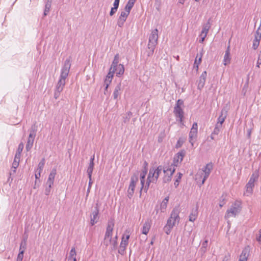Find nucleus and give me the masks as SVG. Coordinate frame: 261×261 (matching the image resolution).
I'll return each mask as SVG.
<instances>
[{
  "label": "nucleus",
  "mask_w": 261,
  "mask_h": 261,
  "mask_svg": "<svg viewBox=\"0 0 261 261\" xmlns=\"http://www.w3.org/2000/svg\"><path fill=\"white\" fill-rule=\"evenodd\" d=\"M98 213L99 210L97 207H96L95 210L92 212V215L91 216L90 223L92 226L94 225L98 222L99 219Z\"/></svg>",
  "instance_id": "13"
},
{
  "label": "nucleus",
  "mask_w": 261,
  "mask_h": 261,
  "mask_svg": "<svg viewBox=\"0 0 261 261\" xmlns=\"http://www.w3.org/2000/svg\"><path fill=\"white\" fill-rule=\"evenodd\" d=\"M169 199V196H167L162 201L160 205V210L161 212L164 213L166 211Z\"/></svg>",
  "instance_id": "25"
},
{
  "label": "nucleus",
  "mask_w": 261,
  "mask_h": 261,
  "mask_svg": "<svg viewBox=\"0 0 261 261\" xmlns=\"http://www.w3.org/2000/svg\"><path fill=\"white\" fill-rule=\"evenodd\" d=\"M186 154V151L185 150H180V162L182 161L183 157Z\"/></svg>",
  "instance_id": "55"
},
{
  "label": "nucleus",
  "mask_w": 261,
  "mask_h": 261,
  "mask_svg": "<svg viewBox=\"0 0 261 261\" xmlns=\"http://www.w3.org/2000/svg\"><path fill=\"white\" fill-rule=\"evenodd\" d=\"M56 173V169L55 168L53 169L48 176L47 181L46 182L47 186H49V187H50V186L53 185Z\"/></svg>",
  "instance_id": "16"
},
{
  "label": "nucleus",
  "mask_w": 261,
  "mask_h": 261,
  "mask_svg": "<svg viewBox=\"0 0 261 261\" xmlns=\"http://www.w3.org/2000/svg\"><path fill=\"white\" fill-rule=\"evenodd\" d=\"M204 174H203V171H201L199 169L197 173L195 175V179L197 183L200 185V184L201 182V181L203 179Z\"/></svg>",
  "instance_id": "28"
},
{
  "label": "nucleus",
  "mask_w": 261,
  "mask_h": 261,
  "mask_svg": "<svg viewBox=\"0 0 261 261\" xmlns=\"http://www.w3.org/2000/svg\"><path fill=\"white\" fill-rule=\"evenodd\" d=\"M222 125L216 123L215 127L214 128V129L213 132V134H215L216 135H218V134L219 133V132L220 131V129L222 128Z\"/></svg>",
  "instance_id": "38"
},
{
  "label": "nucleus",
  "mask_w": 261,
  "mask_h": 261,
  "mask_svg": "<svg viewBox=\"0 0 261 261\" xmlns=\"http://www.w3.org/2000/svg\"><path fill=\"white\" fill-rule=\"evenodd\" d=\"M261 65V55H259L258 60L257 61L256 66L259 67V65Z\"/></svg>",
  "instance_id": "58"
},
{
  "label": "nucleus",
  "mask_w": 261,
  "mask_h": 261,
  "mask_svg": "<svg viewBox=\"0 0 261 261\" xmlns=\"http://www.w3.org/2000/svg\"><path fill=\"white\" fill-rule=\"evenodd\" d=\"M125 232L127 233V234L126 235L125 238L124 237V236H123V237L122 238V241H121V242L120 245V248H123L124 249L126 247V246L128 244V239L129 238V236H129V232H130L129 230H126L125 231Z\"/></svg>",
  "instance_id": "21"
},
{
  "label": "nucleus",
  "mask_w": 261,
  "mask_h": 261,
  "mask_svg": "<svg viewBox=\"0 0 261 261\" xmlns=\"http://www.w3.org/2000/svg\"><path fill=\"white\" fill-rule=\"evenodd\" d=\"M34 139L35 137H33L32 135H29L25 147L26 150L28 151H29L32 148L33 145Z\"/></svg>",
  "instance_id": "24"
},
{
  "label": "nucleus",
  "mask_w": 261,
  "mask_h": 261,
  "mask_svg": "<svg viewBox=\"0 0 261 261\" xmlns=\"http://www.w3.org/2000/svg\"><path fill=\"white\" fill-rule=\"evenodd\" d=\"M41 172H39V171H36V173H35V178L36 179H39L40 177V175H41Z\"/></svg>",
  "instance_id": "60"
},
{
  "label": "nucleus",
  "mask_w": 261,
  "mask_h": 261,
  "mask_svg": "<svg viewBox=\"0 0 261 261\" xmlns=\"http://www.w3.org/2000/svg\"><path fill=\"white\" fill-rule=\"evenodd\" d=\"M211 28V23L210 22V20H208V21L203 25L202 30L201 32L203 33H208L210 29Z\"/></svg>",
  "instance_id": "37"
},
{
  "label": "nucleus",
  "mask_w": 261,
  "mask_h": 261,
  "mask_svg": "<svg viewBox=\"0 0 261 261\" xmlns=\"http://www.w3.org/2000/svg\"><path fill=\"white\" fill-rule=\"evenodd\" d=\"M76 255L75 249L73 247L70 250L69 255L68 258V261H76Z\"/></svg>",
  "instance_id": "29"
},
{
  "label": "nucleus",
  "mask_w": 261,
  "mask_h": 261,
  "mask_svg": "<svg viewBox=\"0 0 261 261\" xmlns=\"http://www.w3.org/2000/svg\"><path fill=\"white\" fill-rule=\"evenodd\" d=\"M207 76L206 71H203L201 74L198 84V89L201 90L205 85V80Z\"/></svg>",
  "instance_id": "14"
},
{
  "label": "nucleus",
  "mask_w": 261,
  "mask_h": 261,
  "mask_svg": "<svg viewBox=\"0 0 261 261\" xmlns=\"http://www.w3.org/2000/svg\"><path fill=\"white\" fill-rule=\"evenodd\" d=\"M62 91L61 90H59L58 89L56 88L55 93H54V97L55 99H57L59 97L60 93Z\"/></svg>",
  "instance_id": "45"
},
{
  "label": "nucleus",
  "mask_w": 261,
  "mask_h": 261,
  "mask_svg": "<svg viewBox=\"0 0 261 261\" xmlns=\"http://www.w3.org/2000/svg\"><path fill=\"white\" fill-rule=\"evenodd\" d=\"M179 159V152L176 153L173 159V163L168 168H165L163 170L164 173L166 174L164 178L165 181H168L171 180V177L173 175L175 170V167L178 165V160Z\"/></svg>",
  "instance_id": "3"
},
{
  "label": "nucleus",
  "mask_w": 261,
  "mask_h": 261,
  "mask_svg": "<svg viewBox=\"0 0 261 261\" xmlns=\"http://www.w3.org/2000/svg\"><path fill=\"white\" fill-rule=\"evenodd\" d=\"M71 67L70 59L67 58L65 61L64 65L62 68L60 79L56 85V88L63 90L66 83V79L67 77Z\"/></svg>",
  "instance_id": "1"
},
{
  "label": "nucleus",
  "mask_w": 261,
  "mask_h": 261,
  "mask_svg": "<svg viewBox=\"0 0 261 261\" xmlns=\"http://www.w3.org/2000/svg\"><path fill=\"white\" fill-rule=\"evenodd\" d=\"M174 114L177 117V119L179 118V99L176 101V106L174 108Z\"/></svg>",
  "instance_id": "33"
},
{
  "label": "nucleus",
  "mask_w": 261,
  "mask_h": 261,
  "mask_svg": "<svg viewBox=\"0 0 261 261\" xmlns=\"http://www.w3.org/2000/svg\"><path fill=\"white\" fill-rule=\"evenodd\" d=\"M163 170L162 166H159L156 168L152 167L149 170L147 181L144 188V192H146L151 182L155 183L159 178L160 174Z\"/></svg>",
  "instance_id": "2"
},
{
  "label": "nucleus",
  "mask_w": 261,
  "mask_h": 261,
  "mask_svg": "<svg viewBox=\"0 0 261 261\" xmlns=\"http://www.w3.org/2000/svg\"><path fill=\"white\" fill-rule=\"evenodd\" d=\"M51 2H52V0H47V1L45 6V9H44V16H46L48 14V12H49L50 9L51 7Z\"/></svg>",
  "instance_id": "31"
},
{
  "label": "nucleus",
  "mask_w": 261,
  "mask_h": 261,
  "mask_svg": "<svg viewBox=\"0 0 261 261\" xmlns=\"http://www.w3.org/2000/svg\"><path fill=\"white\" fill-rule=\"evenodd\" d=\"M213 164L212 163H210L207 164L202 169H200L201 171H203V174H204V176L200 184V186L202 185L204 183L206 179L208 178L213 169Z\"/></svg>",
  "instance_id": "11"
},
{
  "label": "nucleus",
  "mask_w": 261,
  "mask_h": 261,
  "mask_svg": "<svg viewBox=\"0 0 261 261\" xmlns=\"http://www.w3.org/2000/svg\"><path fill=\"white\" fill-rule=\"evenodd\" d=\"M207 35V33H203L202 32H201V34L200 35V37H203V38H205Z\"/></svg>",
  "instance_id": "64"
},
{
  "label": "nucleus",
  "mask_w": 261,
  "mask_h": 261,
  "mask_svg": "<svg viewBox=\"0 0 261 261\" xmlns=\"http://www.w3.org/2000/svg\"><path fill=\"white\" fill-rule=\"evenodd\" d=\"M183 112L181 110V109H180V125L181 124H184L182 123V118H183Z\"/></svg>",
  "instance_id": "61"
},
{
  "label": "nucleus",
  "mask_w": 261,
  "mask_h": 261,
  "mask_svg": "<svg viewBox=\"0 0 261 261\" xmlns=\"http://www.w3.org/2000/svg\"><path fill=\"white\" fill-rule=\"evenodd\" d=\"M256 239L259 244H261V228L259 230V234L256 236Z\"/></svg>",
  "instance_id": "50"
},
{
  "label": "nucleus",
  "mask_w": 261,
  "mask_h": 261,
  "mask_svg": "<svg viewBox=\"0 0 261 261\" xmlns=\"http://www.w3.org/2000/svg\"><path fill=\"white\" fill-rule=\"evenodd\" d=\"M228 111V108L226 106L224 107L221 112V114L219 116V118H218V121L217 123L219 124L222 126V124L224 122L227 116V112Z\"/></svg>",
  "instance_id": "12"
},
{
  "label": "nucleus",
  "mask_w": 261,
  "mask_h": 261,
  "mask_svg": "<svg viewBox=\"0 0 261 261\" xmlns=\"http://www.w3.org/2000/svg\"><path fill=\"white\" fill-rule=\"evenodd\" d=\"M117 11V9H116V8H114L112 7L111 8L110 12V15L111 16H113L116 13Z\"/></svg>",
  "instance_id": "51"
},
{
  "label": "nucleus",
  "mask_w": 261,
  "mask_h": 261,
  "mask_svg": "<svg viewBox=\"0 0 261 261\" xmlns=\"http://www.w3.org/2000/svg\"><path fill=\"white\" fill-rule=\"evenodd\" d=\"M158 30L155 29L152 31L149 37L148 46H150L151 48L155 47L158 43Z\"/></svg>",
  "instance_id": "10"
},
{
  "label": "nucleus",
  "mask_w": 261,
  "mask_h": 261,
  "mask_svg": "<svg viewBox=\"0 0 261 261\" xmlns=\"http://www.w3.org/2000/svg\"><path fill=\"white\" fill-rule=\"evenodd\" d=\"M179 210L177 208H175L172 212L170 218L167 221L166 227H172L176 223L177 224L179 222Z\"/></svg>",
  "instance_id": "6"
},
{
  "label": "nucleus",
  "mask_w": 261,
  "mask_h": 261,
  "mask_svg": "<svg viewBox=\"0 0 261 261\" xmlns=\"http://www.w3.org/2000/svg\"><path fill=\"white\" fill-rule=\"evenodd\" d=\"M138 181V174H134L130 178V181L127 190L128 197L130 199L134 193L136 184Z\"/></svg>",
  "instance_id": "9"
},
{
  "label": "nucleus",
  "mask_w": 261,
  "mask_h": 261,
  "mask_svg": "<svg viewBox=\"0 0 261 261\" xmlns=\"http://www.w3.org/2000/svg\"><path fill=\"white\" fill-rule=\"evenodd\" d=\"M114 72L113 71L110 70L109 72L106 77L104 81V85H107V87H109L110 84L111 83L112 79L114 76Z\"/></svg>",
  "instance_id": "23"
},
{
  "label": "nucleus",
  "mask_w": 261,
  "mask_h": 261,
  "mask_svg": "<svg viewBox=\"0 0 261 261\" xmlns=\"http://www.w3.org/2000/svg\"><path fill=\"white\" fill-rule=\"evenodd\" d=\"M155 48V47H153L151 48L150 47V46H148V48L149 50L147 51V56L148 57L152 56V55L153 54Z\"/></svg>",
  "instance_id": "42"
},
{
  "label": "nucleus",
  "mask_w": 261,
  "mask_h": 261,
  "mask_svg": "<svg viewBox=\"0 0 261 261\" xmlns=\"http://www.w3.org/2000/svg\"><path fill=\"white\" fill-rule=\"evenodd\" d=\"M20 156H21V154L19 153H17L16 152L14 160H16V161L19 162H20Z\"/></svg>",
  "instance_id": "52"
},
{
  "label": "nucleus",
  "mask_w": 261,
  "mask_h": 261,
  "mask_svg": "<svg viewBox=\"0 0 261 261\" xmlns=\"http://www.w3.org/2000/svg\"><path fill=\"white\" fill-rule=\"evenodd\" d=\"M136 1L137 0H128L125 6L127 7V8L132 9Z\"/></svg>",
  "instance_id": "41"
},
{
  "label": "nucleus",
  "mask_w": 261,
  "mask_h": 261,
  "mask_svg": "<svg viewBox=\"0 0 261 261\" xmlns=\"http://www.w3.org/2000/svg\"><path fill=\"white\" fill-rule=\"evenodd\" d=\"M206 251V248H203V247H201L200 248V251L201 252L202 254H204Z\"/></svg>",
  "instance_id": "63"
},
{
  "label": "nucleus",
  "mask_w": 261,
  "mask_h": 261,
  "mask_svg": "<svg viewBox=\"0 0 261 261\" xmlns=\"http://www.w3.org/2000/svg\"><path fill=\"white\" fill-rule=\"evenodd\" d=\"M151 226V220L150 219H147L143 224L142 228V233L144 234H147L150 229Z\"/></svg>",
  "instance_id": "17"
},
{
  "label": "nucleus",
  "mask_w": 261,
  "mask_h": 261,
  "mask_svg": "<svg viewBox=\"0 0 261 261\" xmlns=\"http://www.w3.org/2000/svg\"><path fill=\"white\" fill-rule=\"evenodd\" d=\"M132 116V113L130 111L128 112L126 114L125 117H123V122L126 123L128 122Z\"/></svg>",
  "instance_id": "39"
},
{
  "label": "nucleus",
  "mask_w": 261,
  "mask_h": 261,
  "mask_svg": "<svg viewBox=\"0 0 261 261\" xmlns=\"http://www.w3.org/2000/svg\"><path fill=\"white\" fill-rule=\"evenodd\" d=\"M207 243H208V241L205 240V241H204L202 243L201 247H203V248H207Z\"/></svg>",
  "instance_id": "59"
},
{
  "label": "nucleus",
  "mask_w": 261,
  "mask_h": 261,
  "mask_svg": "<svg viewBox=\"0 0 261 261\" xmlns=\"http://www.w3.org/2000/svg\"><path fill=\"white\" fill-rule=\"evenodd\" d=\"M261 39V23L259 27L258 28L254 35L255 41H258L260 42Z\"/></svg>",
  "instance_id": "32"
},
{
  "label": "nucleus",
  "mask_w": 261,
  "mask_h": 261,
  "mask_svg": "<svg viewBox=\"0 0 261 261\" xmlns=\"http://www.w3.org/2000/svg\"><path fill=\"white\" fill-rule=\"evenodd\" d=\"M258 176L259 174L257 171H255L252 174L248 182L246 185V192L247 193H252L253 188L254 186V182L257 180Z\"/></svg>",
  "instance_id": "8"
},
{
  "label": "nucleus",
  "mask_w": 261,
  "mask_h": 261,
  "mask_svg": "<svg viewBox=\"0 0 261 261\" xmlns=\"http://www.w3.org/2000/svg\"><path fill=\"white\" fill-rule=\"evenodd\" d=\"M115 239L114 240H113V241L111 240V242L109 244V245L112 244L113 248H115L117 245V241H116V240L117 239V237L116 236Z\"/></svg>",
  "instance_id": "47"
},
{
  "label": "nucleus",
  "mask_w": 261,
  "mask_h": 261,
  "mask_svg": "<svg viewBox=\"0 0 261 261\" xmlns=\"http://www.w3.org/2000/svg\"><path fill=\"white\" fill-rule=\"evenodd\" d=\"M147 172V168L145 167L142 170V172L141 173V174H140V182H141V191L143 190L144 191V188H145V176L146 175Z\"/></svg>",
  "instance_id": "20"
},
{
  "label": "nucleus",
  "mask_w": 261,
  "mask_h": 261,
  "mask_svg": "<svg viewBox=\"0 0 261 261\" xmlns=\"http://www.w3.org/2000/svg\"><path fill=\"white\" fill-rule=\"evenodd\" d=\"M197 133V130H196L194 128H192L191 129L190 132L189 133V137L190 139V142H191V140L195 138L196 137Z\"/></svg>",
  "instance_id": "34"
},
{
  "label": "nucleus",
  "mask_w": 261,
  "mask_h": 261,
  "mask_svg": "<svg viewBox=\"0 0 261 261\" xmlns=\"http://www.w3.org/2000/svg\"><path fill=\"white\" fill-rule=\"evenodd\" d=\"M23 254H24L23 251H19V253L17 256V258L22 259L23 257Z\"/></svg>",
  "instance_id": "53"
},
{
  "label": "nucleus",
  "mask_w": 261,
  "mask_h": 261,
  "mask_svg": "<svg viewBox=\"0 0 261 261\" xmlns=\"http://www.w3.org/2000/svg\"><path fill=\"white\" fill-rule=\"evenodd\" d=\"M119 62V55L117 54L115 56L113 62L112 64L111 68L110 70L113 71V72H115V70H117L116 68L118 66V64Z\"/></svg>",
  "instance_id": "26"
},
{
  "label": "nucleus",
  "mask_w": 261,
  "mask_h": 261,
  "mask_svg": "<svg viewBox=\"0 0 261 261\" xmlns=\"http://www.w3.org/2000/svg\"><path fill=\"white\" fill-rule=\"evenodd\" d=\"M89 181L88 188V190H87V193H88L89 192L90 189L91 185L92 184V177H91V179L90 178H89Z\"/></svg>",
  "instance_id": "54"
},
{
  "label": "nucleus",
  "mask_w": 261,
  "mask_h": 261,
  "mask_svg": "<svg viewBox=\"0 0 261 261\" xmlns=\"http://www.w3.org/2000/svg\"><path fill=\"white\" fill-rule=\"evenodd\" d=\"M27 243H25V241H21L20 244L19 251H23L24 252L25 249H26Z\"/></svg>",
  "instance_id": "44"
},
{
  "label": "nucleus",
  "mask_w": 261,
  "mask_h": 261,
  "mask_svg": "<svg viewBox=\"0 0 261 261\" xmlns=\"http://www.w3.org/2000/svg\"><path fill=\"white\" fill-rule=\"evenodd\" d=\"M114 226V219H111L108 222L107 230L103 241V244L106 246H109V244L111 242L112 234Z\"/></svg>",
  "instance_id": "5"
},
{
  "label": "nucleus",
  "mask_w": 261,
  "mask_h": 261,
  "mask_svg": "<svg viewBox=\"0 0 261 261\" xmlns=\"http://www.w3.org/2000/svg\"><path fill=\"white\" fill-rule=\"evenodd\" d=\"M177 174H179L178 176L177 177V178H176V180L175 181V182H174V185L175 186V187H177L178 185H179V173H177Z\"/></svg>",
  "instance_id": "57"
},
{
  "label": "nucleus",
  "mask_w": 261,
  "mask_h": 261,
  "mask_svg": "<svg viewBox=\"0 0 261 261\" xmlns=\"http://www.w3.org/2000/svg\"><path fill=\"white\" fill-rule=\"evenodd\" d=\"M250 249L248 246L245 247L242 251L241 254L240 256L239 261H247V258L249 255Z\"/></svg>",
  "instance_id": "18"
},
{
  "label": "nucleus",
  "mask_w": 261,
  "mask_h": 261,
  "mask_svg": "<svg viewBox=\"0 0 261 261\" xmlns=\"http://www.w3.org/2000/svg\"><path fill=\"white\" fill-rule=\"evenodd\" d=\"M48 187L46 188V189H45V191H44V193L46 195H48L50 193V189L51 188V187L52 186H50V187H49V186H47Z\"/></svg>",
  "instance_id": "49"
},
{
  "label": "nucleus",
  "mask_w": 261,
  "mask_h": 261,
  "mask_svg": "<svg viewBox=\"0 0 261 261\" xmlns=\"http://www.w3.org/2000/svg\"><path fill=\"white\" fill-rule=\"evenodd\" d=\"M45 164V159L43 158L38 165V168L37 169V172H42L44 166Z\"/></svg>",
  "instance_id": "35"
},
{
  "label": "nucleus",
  "mask_w": 261,
  "mask_h": 261,
  "mask_svg": "<svg viewBox=\"0 0 261 261\" xmlns=\"http://www.w3.org/2000/svg\"><path fill=\"white\" fill-rule=\"evenodd\" d=\"M23 149V144L22 143H20L18 145L17 153H19L21 154L22 151Z\"/></svg>",
  "instance_id": "46"
},
{
  "label": "nucleus",
  "mask_w": 261,
  "mask_h": 261,
  "mask_svg": "<svg viewBox=\"0 0 261 261\" xmlns=\"http://www.w3.org/2000/svg\"><path fill=\"white\" fill-rule=\"evenodd\" d=\"M230 45L227 46V49L225 51V55L223 59V64L224 65H227L230 63L231 57H230Z\"/></svg>",
  "instance_id": "15"
},
{
  "label": "nucleus",
  "mask_w": 261,
  "mask_h": 261,
  "mask_svg": "<svg viewBox=\"0 0 261 261\" xmlns=\"http://www.w3.org/2000/svg\"><path fill=\"white\" fill-rule=\"evenodd\" d=\"M94 164H92V163L89 164V166L87 169V174L88 175V178H90V179H91V177H92V172H93V168H94Z\"/></svg>",
  "instance_id": "36"
},
{
  "label": "nucleus",
  "mask_w": 261,
  "mask_h": 261,
  "mask_svg": "<svg viewBox=\"0 0 261 261\" xmlns=\"http://www.w3.org/2000/svg\"><path fill=\"white\" fill-rule=\"evenodd\" d=\"M198 206L197 205V204L196 205L195 207H194L192 209L189 218V220L190 221L194 222L196 219L198 214Z\"/></svg>",
  "instance_id": "19"
},
{
  "label": "nucleus",
  "mask_w": 261,
  "mask_h": 261,
  "mask_svg": "<svg viewBox=\"0 0 261 261\" xmlns=\"http://www.w3.org/2000/svg\"><path fill=\"white\" fill-rule=\"evenodd\" d=\"M259 41L253 40L252 47L254 49H257L259 44Z\"/></svg>",
  "instance_id": "48"
},
{
  "label": "nucleus",
  "mask_w": 261,
  "mask_h": 261,
  "mask_svg": "<svg viewBox=\"0 0 261 261\" xmlns=\"http://www.w3.org/2000/svg\"><path fill=\"white\" fill-rule=\"evenodd\" d=\"M202 57V53L201 52L199 54L197 55V56L195 59V61L194 64V67L196 68V70H198V65L200 64L201 62V59Z\"/></svg>",
  "instance_id": "27"
},
{
  "label": "nucleus",
  "mask_w": 261,
  "mask_h": 261,
  "mask_svg": "<svg viewBox=\"0 0 261 261\" xmlns=\"http://www.w3.org/2000/svg\"><path fill=\"white\" fill-rule=\"evenodd\" d=\"M241 208V202L240 201H236L227 210L225 218L227 219L230 217H235L240 212Z\"/></svg>",
  "instance_id": "4"
},
{
  "label": "nucleus",
  "mask_w": 261,
  "mask_h": 261,
  "mask_svg": "<svg viewBox=\"0 0 261 261\" xmlns=\"http://www.w3.org/2000/svg\"><path fill=\"white\" fill-rule=\"evenodd\" d=\"M122 91L121 83H119L116 87L113 92L114 99L116 100L119 96L120 95Z\"/></svg>",
  "instance_id": "22"
},
{
  "label": "nucleus",
  "mask_w": 261,
  "mask_h": 261,
  "mask_svg": "<svg viewBox=\"0 0 261 261\" xmlns=\"http://www.w3.org/2000/svg\"><path fill=\"white\" fill-rule=\"evenodd\" d=\"M37 132V128L35 124L31 126V129H30V133L29 135H32L33 137L36 136V133Z\"/></svg>",
  "instance_id": "40"
},
{
  "label": "nucleus",
  "mask_w": 261,
  "mask_h": 261,
  "mask_svg": "<svg viewBox=\"0 0 261 261\" xmlns=\"http://www.w3.org/2000/svg\"><path fill=\"white\" fill-rule=\"evenodd\" d=\"M117 70H115V71L116 72V75L118 76H120L122 75L124 71V68L123 65L119 64L118 66L116 68Z\"/></svg>",
  "instance_id": "30"
},
{
  "label": "nucleus",
  "mask_w": 261,
  "mask_h": 261,
  "mask_svg": "<svg viewBox=\"0 0 261 261\" xmlns=\"http://www.w3.org/2000/svg\"><path fill=\"white\" fill-rule=\"evenodd\" d=\"M131 9L127 8V7L125 6L123 10H122L120 15L117 20V25L118 27L121 28L123 26L128 16L129 15Z\"/></svg>",
  "instance_id": "7"
},
{
  "label": "nucleus",
  "mask_w": 261,
  "mask_h": 261,
  "mask_svg": "<svg viewBox=\"0 0 261 261\" xmlns=\"http://www.w3.org/2000/svg\"><path fill=\"white\" fill-rule=\"evenodd\" d=\"M230 256V255L229 254H228V255H226L223 259V261H229V257Z\"/></svg>",
  "instance_id": "62"
},
{
  "label": "nucleus",
  "mask_w": 261,
  "mask_h": 261,
  "mask_svg": "<svg viewBox=\"0 0 261 261\" xmlns=\"http://www.w3.org/2000/svg\"><path fill=\"white\" fill-rule=\"evenodd\" d=\"M19 162L16 161V160H14L13 163L12 164V168L14 169L12 170L13 173H15L16 169L18 167Z\"/></svg>",
  "instance_id": "43"
},
{
  "label": "nucleus",
  "mask_w": 261,
  "mask_h": 261,
  "mask_svg": "<svg viewBox=\"0 0 261 261\" xmlns=\"http://www.w3.org/2000/svg\"><path fill=\"white\" fill-rule=\"evenodd\" d=\"M119 2L115 1L114 3L113 4V8H116V9H118V7H119Z\"/></svg>",
  "instance_id": "56"
}]
</instances>
